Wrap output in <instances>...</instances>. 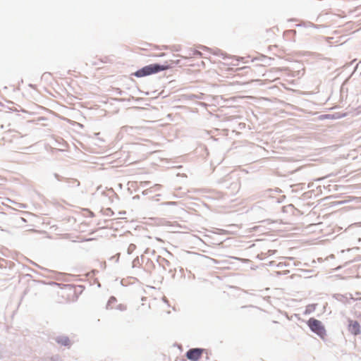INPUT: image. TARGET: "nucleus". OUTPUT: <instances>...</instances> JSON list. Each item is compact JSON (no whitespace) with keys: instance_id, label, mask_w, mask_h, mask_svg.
<instances>
[{"instance_id":"nucleus-1","label":"nucleus","mask_w":361,"mask_h":361,"mask_svg":"<svg viewBox=\"0 0 361 361\" xmlns=\"http://www.w3.org/2000/svg\"><path fill=\"white\" fill-rule=\"evenodd\" d=\"M171 68V66L169 64H167V63H166L165 64H163V65H160V64H157V63H152V64H149V65L144 66L141 69L133 73V75L137 78H142V77H145L147 75L157 73L163 71L168 70Z\"/></svg>"},{"instance_id":"nucleus-2","label":"nucleus","mask_w":361,"mask_h":361,"mask_svg":"<svg viewBox=\"0 0 361 361\" xmlns=\"http://www.w3.org/2000/svg\"><path fill=\"white\" fill-rule=\"evenodd\" d=\"M307 325L310 327V329L313 331L314 333L317 334L318 336H319L321 338H324L326 335V330L322 324V322H320L318 319H316L314 318H310L307 321Z\"/></svg>"},{"instance_id":"nucleus-3","label":"nucleus","mask_w":361,"mask_h":361,"mask_svg":"<svg viewBox=\"0 0 361 361\" xmlns=\"http://www.w3.org/2000/svg\"><path fill=\"white\" fill-rule=\"evenodd\" d=\"M203 350L200 348H192L186 353V357L191 361H197L202 356Z\"/></svg>"},{"instance_id":"nucleus-4","label":"nucleus","mask_w":361,"mask_h":361,"mask_svg":"<svg viewBox=\"0 0 361 361\" xmlns=\"http://www.w3.org/2000/svg\"><path fill=\"white\" fill-rule=\"evenodd\" d=\"M348 330L351 334L358 335L361 332L360 325L357 321H350L348 326Z\"/></svg>"},{"instance_id":"nucleus-5","label":"nucleus","mask_w":361,"mask_h":361,"mask_svg":"<svg viewBox=\"0 0 361 361\" xmlns=\"http://www.w3.org/2000/svg\"><path fill=\"white\" fill-rule=\"evenodd\" d=\"M194 55H201V53L198 51H194Z\"/></svg>"},{"instance_id":"nucleus-6","label":"nucleus","mask_w":361,"mask_h":361,"mask_svg":"<svg viewBox=\"0 0 361 361\" xmlns=\"http://www.w3.org/2000/svg\"><path fill=\"white\" fill-rule=\"evenodd\" d=\"M179 63V60H177L176 62H172V63H176L178 64Z\"/></svg>"},{"instance_id":"nucleus-7","label":"nucleus","mask_w":361,"mask_h":361,"mask_svg":"<svg viewBox=\"0 0 361 361\" xmlns=\"http://www.w3.org/2000/svg\"><path fill=\"white\" fill-rule=\"evenodd\" d=\"M164 56V54L159 55V56Z\"/></svg>"}]
</instances>
